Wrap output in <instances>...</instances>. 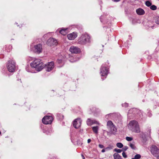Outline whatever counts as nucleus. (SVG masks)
<instances>
[{
  "mask_svg": "<svg viewBox=\"0 0 159 159\" xmlns=\"http://www.w3.org/2000/svg\"><path fill=\"white\" fill-rule=\"evenodd\" d=\"M99 147L100 148H104V146L103 145L101 144H99Z\"/></svg>",
  "mask_w": 159,
  "mask_h": 159,
  "instance_id": "obj_32",
  "label": "nucleus"
},
{
  "mask_svg": "<svg viewBox=\"0 0 159 159\" xmlns=\"http://www.w3.org/2000/svg\"><path fill=\"white\" fill-rule=\"evenodd\" d=\"M141 156L139 154H137L135 156L134 158L135 159H139L141 158Z\"/></svg>",
  "mask_w": 159,
  "mask_h": 159,
  "instance_id": "obj_24",
  "label": "nucleus"
},
{
  "mask_svg": "<svg viewBox=\"0 0 159 159\" xmlns=\"http://www.w3.org/2000/svg\"><path fill=\"white\" fill-rule=\"evenodd\" d=\"M116 146L120 148H122L123 147V144L120 143H117Z\"/></svg>",
  "mask_w": 159,
  "mask_h": 159,
  "instance_id": "obj_21",
  "label": "nucleus"
},
{
  "mask_svg": "<svg viewBox=\"0 0 159 159\" xmlns=\"http://www.w3.org/2000/svg\"><path fill=\"white\" fill-rule=\"evenodd\" d=\"M113 2H118L120 1L121 0H112Z\"/></svg>",
  "mask_w": 159,
  "mask_h": 159,
  "instance_id": "obj_33",
  "label": "nucleus"
},
{
  "mask_svg": "<svg viewBox=\"0 0 159 159\" xmlns=\"http://www.w3.org/2000/svg\"><path fill=\"white\" fill-rule=\"evenodd\" d=\"M70 51L73 53L77 54L79 53L80 52V49L77 47L72 46L70 47Z\"/></svg>",
  "mask_w": 159,
  "mask_h": 159,
  "instance_id": "obj_10",
  "label": "nucleus"
},
{
  "mask_svg": "<svg viewBox=\"0 0 159 159\" xmlns=\"http://www.w3.org/2000/svg\"><path fill=\"white\" fill-rule=\"evenodd\" d=\"M114 159H122L121 156L117 153H115L113 155Z\"/></svg>",
  "mask_w": 159,
  "mask_h": 159,
  "instance_id": "obj_19",
  "label": "nucleus"
},
{
  "mask_svg": "<svg viewBox=\"0 0 159 159\" xmlns=\"http://www.w3.org/2000/svg\"><path fill=\"white\" fill-rule=\"evenodd\" d=\"M7 67L9 72L14 71L16 68L15 62L13 60H10L7 64Z\"/></svg>",
  "mask_w": 159,
  "mask_h": 159,
  "instance_id": "obj_4",
  "label": "nucleus"
},
{
  "mask_svg": "<svg viewBox=\"0 0 159 159\" xmlns=\"http://www.w3.org/2000/svg\"><path fill=\"white\" fill-rule=\"evenodd\" d=\"M91 141V140L90 139H89L88 140L87 142L88 143H89Z\"/></svg>",
  "mask_w": 159,
  "mask_h": 159,
  "instance_id": "obj_34",
  "label": "nucleus"
},
{
  "mask_svg": "<svg viewBox=\"0 0 159 159\" xmlns=\"http://www.w3.org/2000/svg\"><path fill=\"white\" fill-rule=\"evenodd\" d=\"M128 148L127 146H125L124 148H123L122 150L123 151H125Z\"/></svg>",
  "mask_w": 159,
  "mask_h": 159,
  "instance_id": "obj_31",
  "label": "nucleus"
},
{
  "mask_svg": "<svg viewBox=\"0 0 159 159\" xmlns=\"http://www.w3.org/2000/svg\"><path fill=\"white\" fill-rule=\"evenodd\" d=\"M151 152L157 159H159V149L155 145H153L151 147Z\"/></svg>",
  "mask_w": 159,
  "mask_h": 159,
  "instance_id": "obj_6",
  "label": "nucleus"
},
{
  "mask_svg": "<svg viewBox=\"0 0 159 159\" xmlns=\"http://www.w3.org/2000/svg\"><path fill=\"white\" fill-rule=\"evenodd\" d=\"M47 43L48 45L50 46L56 45L57 43V41L53 38H49L47 41Z\"/></svg>",
  "mask_w": 159,
  "mask_h": 159,
  "instance_id": "obj_11",
  "label": "nucleus"
},
{
  "mask_svg": "<svg viewBox=\"0 0 159 159\" xmlns=\"http://www.w3.org/2000/svg\"><path fill=\"white\" fill-rule=\"evenodd\" d=\"M122 106L123 107H127L128 106V103H125L124 104H122Z\"/></svg>",
  "mask_w": 159,
  "mask_h": 159,
  "instance_id": "obj_29",
  "label": "nucleus"
},
{
  "mask_svg": "<svg viewBox=\"0 0 159 159\" xmlns=\"http://www.w3.org/2000/svg\"><path fill=\"white\" fill-rule=\"evenodd\" d=\"M114 151L115 152H117V153H120L121 152L122 150H121L120 149H116V148H115L114 149Z\"/></svg>",
  "mask_w": 159,
  "mask_h": 159,
  "instance_id": "obj_26",
  "label": "nucleus"
},
{
  "mask_svg": "<svg viewBox=\"0 0 159 159\" xmlns=\"http://www.w3.org/2000/svg\"><path fill=\"white\" fill-rule=\"evenodd\" d=\"M87 124L88 125H91L94 124H97V122L95 120H92L88 118L87 120Z\"/></svg>",
  "mask_w": 159,
  "mask_h": 159,
  "instance_id": "obj_14",
  "label": "nucleus"
},
{
  "mask_svg": "<svg viewBox=\"0 0 159 159\" xmlns=\"http://www.w3.org/2000/svg\"><path fill=\"white\" fill-rule=\"evenodd\" d=\"M128 126L132 132L137 133L140 132V129L138 123L135 120L131 121L129 124Z\"/></svg>",
  "mask_w": 159,
  "mask_h": 159,
  "instance_id": "obj_2",
  "label": "nucleus"
},
{
  "mask_svg": "<svg viewBox=\"0 0 159 159\" xmlns=\"http://www.w3.org/2000/svg\"><path fill=\"white\" fill-rule=\"evenodd\" d=\"M30 66L32 67L35 68L38 71H40L44 66V64L40 59L37 58H35L30 63Z\"/></svg>",
  "mask_w": 159,
  "mask_h": 159,
  "instance_id": "obj_1",
  "label": "nucleus"
},
{
  "mask_svg": "<svg viewBox=\"0 0 159 159\" xmlns=\"http://www.w3.org/2000/svg\"><path fill=\"white\" fill-rule=\"evenodd\" d=\"M107 127L109 130L115 125L111 120H108L107 123Z\"/></svg>",
  "mask_w": 159,
  "mask_h": 159,
  "instance_id": "obj_16",
  "label": "nucleus"
},
{
  "mask_svg": "<svg viewBox=\"0 0 159 159\" xmlns=\"http://www.w3.org/2000/svg\"><path fill=\"white\" fill-rule=\"evenodd\" d=\"M44 65V67L47 71H50L52 70L54 67V63L53 61L48 62L47 65Z\"/></svg>",
  "mask_w": 159,
  "mask_h": 159,
  "instance_id": "obj_7",
  "label": "nucleus"
},
{
  "mask_svg": "<svg viewBox=\"0 0 159 159\" xmlns=\"http://www.w3.org/2000/svg\"><path fill=\"white\" fill-rule=\"evenodd\" d=\"M157 7L154 5H152V6H151L150 8L152 10H155L157 9Z\"/></svg>",
  "mask_w": 159,
  "mask_h": 159,
  "instance_id": "obj_22",
  "label": "nucleus"
},
{
  "mask_svg": "<svg viewBox=\"0 0 159 159\" xmlns=\"http://www.w3.org/2000/svg\"><path fill=\"white\" fill-rule=\"evenodd\" d=\"M126 139L127 141H130L133 140V138L131 137H126Z\"/></svg>",
  "mask_w": 159,
  "mask_h": 159,
  "instance_id": "obj_25",
  "label": "nucleus"
},
{
  "mask_svg": "<svg viewBox=\"0 0 159 159\" xmlns=\"http://www.w3.org/2000/svg\"><path fill=\"white\" fill-rule=\"evenodd\" d=\"M59 62H61V60H59Z\"/></svg>",
  "mask_w": 159,
  "mask_h": 159,
  "instance_id": "obj_37",
  "label": "nucleus"
},
{
  "mask_svg": "<svg viewBox=\"0 0 159 159\" xmlns=\"http://www.w3.org/2000/svg\"><path fill=\"white\" fill-rule=\"evenodd\" d=\"M145 4L148 7H151L152 5V3L149 1H147L146 2Z\"/></svg>",
  "mask_w": 159,
  "mask_h": 159,
  "instance_id": "obj_23",
  "label": "nucleus"
},
{
  "mask_svg": "<svg viewBox=\"0 0 159 159\" xmlns=\"http://www.w3.org/2000/svg\"><path fill=\"white\" fill-rule=\"evenodd\" d=\"M1 134V131H0V135Z\"/></svg>",
  "mask_w": 159,
  "mask_h": 159,
  "instance_id": "obj_41",
  "label": "nucleus"
},
{
  "mask_svg": "<svg viewBox=\"0 0 159 159\" xmlns=\"http://www.w3.org/2000/svg\"><path fill=\"white\" fill-rule=\"evenodd\" d=\"M81 156L82 157L83 159H85V157L83 155H82Z\"/></svg>",
  "mask_w": 159,
  "mask_h": 159,
  "instance_id": "obj_36",
  "label": "nucleus"
},
{
  "mask_svg": "<svg viewBox=\"0 0 159 159\" xmlns=\"http://www.w3.org/2000/svg\"><path fill=\"white\" fill-rule=\"evenodd\" d=\"M110 132L111 134H115L117 131V128L115 125L112 126L110 129Z\"/></svg>",
  "mask_w": 159,
  "mask_h": 159,
  "instance_id": "obj_17",
  "label": "nucleus"
},
{
  "mask_svg": "<svg viewBox=\"0 0 159 159\" xmlns=\"http://www.w3.org/2000/svg\"><path fill=\"white\" fill-rule=\"evenodd\" d=\"M131 159H135L134 158H132Z\"/></svg>",
  "mask_w": 159,
  "mask_h": 159,
  "instance_id": "obj_40",
  "label": "nucleus"
},
{
  "mask_svg": "<svg viewBox=\"0 0 159 159\" xmlns=\"http://www.w3.org/2000/svg\"><path fill=\"white\" fill-rule=\"evenodd\" d=\"M101 151H102V152H104L105 151V150L104 149H103Z\"/></svg>",
  "mask_w": 159,
  "mask_h": 159,
  "instance_id": "obj_35",
  "label": "nucleus"
},
{
  "mask_svg": "<svg viewBox=\"0 0 159 159\" xmlns=\"http://www.w3.org/2000/svg\"><path fill=\"white\" fill-rule=\"evenodd\" d=\"M90 36L87 34H82L78 40V43L81 44H85L90 42Z\"/></svg>",
  "mask_w": 159,
  "mask_h": 159,
  "instance_id": "obj_3",
  "label": "nucleus"
},
{
  "mask_svg": "<svg viewBox=\"0 0 159 159\" xmlns=\"http://www.w3.org/2000/svg\"><path fill=\"white\" fill-rule=\"evenodd\" d=\"M101 74L102 76H105L107 74V70L105 67H102L101 69Z\"/></svg>",
  "mask_w": 159,
  "mask_h": 159,
  "instance_id": "obj_13",
  "label": "nucleus"
},
{
  "mask_svg": "<svg viewBox=\"0 0 159 159\" xmlns=\"http://www.w3.org/2000/svg\"><path fill=\"white\" fill-rule=\"evenodd\" d=\"M136 12L138 15H143L145 13L144 10L141 8H139L137 9L136 10Z\"/></svg>",
  "mask_w": 159,
  "mask_h": 159,
  "instance_id": "obj_15",
  "label": "nucleus"
},
{
  "mask_svg": "<svg viewBox=\"0 0 159 159\" xmlns=\"http://www.w3.org/2000/svg\"><path fill=\"white\" fill-rule=\"evenodd\" d=\"M7 52H9V51H10V50H7Z\"/></svg>",
  "mask_w": 159,
  "mask_h": 159,
  "instance_id": "obj_39",
  "label": "nucleus"
},
{
  "mask_svg": "<svg viewBox=\"0 0 159 159\" xmlns=\"http://www.w3.org/2000/svg\"><path fill=\"white\" fill-rule=\"evenodd\" d=\"M81 122L82 120L80 118H77L75 119L73 122V126L76 129L78 128L80 126Z\"/></svg>",
  "mask_w": 159,
  "mask_h": 159,
  "instance_id": "obj_8",
  "label": "nucleus"
},
{
  "mask_svg": "<svg viewBox=\"0 0 159 159\" xmlns=\"http://www.w3.org/2000/svg\"><path fill=\"white\" fill-rule=\"evenodd\" d=\"M122 155L123 156V157H124L125 158H126L127 157V156L126 155L125 153L124 152H123L122 153Z\"/></svg>",
  "mask_w": 159,
  "mask_h": 159,
  "instance_id": "obj_28",
  "label": "nucleus"
},
{
  "mask_svg": "<svg viewBox=\"0 0 159 159\" xmlns=\"http://www.w3.org/2000/svg\"><path fill=\"white\" fill-rule=\"evenodd\" d=\"M53 120V118L52 116H46L42 119L43 123L45 124H51Z\"/></svg>",
  "mask_w": 159,
  "mask_h": 159,
  "instance_id": "obj_5",
  "label": "nucleus"
},
{
  "mask_svg": "<svg viewBox=\"0 0 159 159\" xmlns=\"http://www.w3.org/2000/svg\"><path fill=\"white\" fill-rule=\"evenodd\" d=\"M59 32L61 34L65 35L67 33V29H62L59 31Z\"/></svg>",
  "mask_w": 159,
  "mask_h": 159,
  "instance_id": "obj_18",
  "label": "nucleus"
},
{
  "mask_svg": "<svg viewBox=\"0 0 159 159\" xmlns=\"http://www.w3.org/2000/svg\"><path fill=\"white\" fill-rule=\"evenodd\" d=\"M77 37L76 33L73 32L68 35L67 38L69 40H72L75 39Z\"/></svg>",
  "mask_w": 159,
  "mask_h": 159,
  "instance_id": "obj_12",
  "label": "nucleus"
},
{
  "mask_svg": "<svg viewBox=\"0 0 159 159\" xmlns=\"http://www.w3.org/2000/svg\"><path fill=\"white\" fill-rule=\"evenodd\" d=\"M98 126H96L94 127H92V129L93 132L95 133V134L98 133Z\"/></svg>",
  "mask_w": 159,
  "mask_h": 159,
  "instance_id": "obj_20",
  "label": "nucleus"
},
{
  "mask_svg": "<svg viewBox=\"0 0 159 159\" xmlns=\"http://www.w3.org/2000/svg\"><path fill=\"white\" fill-rule=\"evenodd\" d=\"M130 147L132 148V149H135V146H134V145L133 144H132V143H131L130 144Z\"/></svg>",
  "mask_w": 159,
  "mask_h": 159,
  "instance_id": "obj_27",
  "label": "nucleus"
},
{
  "mask_svg": "<svg viewBox=\"0 0 159 159\" xmlns=\"http://www.w3.org/2000/svg\"><path fill=\"white\" fill-rule=\"evenodd\" d=\"M156 23L157 24H159V17H158L157 18Z\"/></svg>",
  "mask_w": 159,
  "mask_h": 159,
  "instance_id": "obj_30",
  "label": "nucleus"
},
{
  "mask_svg": "<svg viewBox=\"0 0 159 159\" xmlns=\"http://www.w3.org/2000/svg\"><path fill=\"white\" fill-rule=\"evenodd\" d=\"M42 47L41 44H39L34 46V51L35 52L39 54L42 52Z\"/></svg>",
  "mask_w": 159,
  "mask_h": 159,
  "instance_id": "obj_9",
  "label": "nucleus"
},
{
  "mask_svg": "<svg viewBox=\"0 0 159 159\" xmlns=\"http://www.w3.org/2000/svg\"><path fill=\"white\" fill-rule=\"evenodd\" d=\"M63 116H62V118L61 119H63Z\"/></svg>",
  "mask_w": 159,
  "mask_h": 159,
  "instance_id": "obj_38",
  "label": "nucleus"
}]
</instances>
